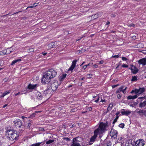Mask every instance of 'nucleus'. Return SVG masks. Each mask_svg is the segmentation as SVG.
<instances>
[{"label":"nucleus","mask_w":146,"mask_h":146,"mask_svg":"<svg viewBox=\"0 0 146 146\" xmlns=\"http://www.w3.org/2000/svg\"><path fill=\"white\" fill-rule=\"evenodd\" d=\"M108 124L107 121L104 123L103 122L100 123L98 127L94 131V135L92 137H97L98 135L99 137H102V134L106 130V128L108 126Z\"/></svg>","instance_id":"f257e3e1"},{"label":"nucleus","mask_w":146,"mask_h":146,"mask_svg":"<svg viewBox=\"0 0 146 146\" xmlns=\"http://www.w3.org/2000/svg\"><path fill=\"white\" fill-rule=\"evenodd\" d=\"M5 135L6 137H10V136H12L15 137H19V136H20L19 132L16 131H13L10 129L6 131Z\"/></svg>","instance_id":"f03ea898"},{"label":"nucleus","mask_w":146,"mask_h":146,"mask_svg":"<svg viewBox=\"0 0 146 146\" xmlns=\"http://www.w3.org/2000/svg\"><path fill=\"white\" fill-rule=\"evenodd\" d=\"M13 122L16 128H19L20 131H23L25 130V126L21 120H18L17 121H13Z\"/></svg>","instance_id":"7ed1b4c3"},{"label":"nucleus","mask_w":146,"mask_h":146,"mask_svg":"<svg viewBox=\"0 0 146 146\" xmlns=\"http://www.w3.org/2000/svg\"><path fill=\"white\" fill-rule=\"evenodd\" d=\"M61 82L56 80H54L51 84V86L50 87L52 91L53 92L56 91L58 88V86L60 85Z\"/></svg>","instance_id":"20e7f679"},{"label":"nucleus","mask_w":146,"mask_h":146,"mask_svg":"<svg viewBox=\"0 0 146 146\" xmlns=\"http://www.w3.org/2000/svg\"><path fill=\"white\" fill-rule=\"evenodd\" d=\"M51 79L46 72L42 76L41 82L42 84H48L50 82Z\"/></svg>","instance_id":"39448f33"},{"label":"nucleus","mask_w":146,"mask_h":146,"mask_svg":"<svg viewBox=\"0 0 146 146\" xmlns=\"http://www.w3.org/2000/svg\"><path fill=\"white\" fill-rule=\"evenodd\" d=\"M46 72L51 79L54 78L57 75L56 71L53 69H49Z\"/></svg>","instance_id":"423d86ee"},{"label":"nucleus","mask_w":146,"mask_h":146,"mask_svg":"<svg viewBox=\"0 0 146 146\" xmlns=\"http://www.w3.org/2000/svg\"><path fill=\"white\" fill-rule=\"evenodd\" d=\"M139 99H141V102L139 104L140 108H142L146 106V97L145 96L143 97L139 98Z\"/></svg>","instance_id":"0eeeda50"},{"label":"nucleus","mask_w":146,"mask_h":146,"mask_svg":"<svg viewBox=\"0 0 146 146\" xmlns=\"http://www.w3.org/2000/svg\"><path fill=\"white\" fill-rule=\"evenodd\" d=\"M145 141L141 139L137 140L135 142V146H144Z\"/></svg>","instance_id":"6e6552de"},{"label":"nucleus","mask_w":146,"mask_h":146,"mask_svg":"<svg viewBox=\"0 0 146 146\" xmlns=\"http://www.w3.org/2000/svg\"><path fill=\"white\" fill-rule=\"evenodd\" d=\"M135 142L133 139H130L127 141L126 143V146H135Z\"/></svg>","instance_id":"1a4fd4ad"},{"label":"nucleus","mask_w":146,"mask_h":146,"mask_svg":"<svg viewBox=\"0 0 146 146\" xmlns=\"http://www.w3.org/2000/svg\"><path fill=\"white\" fill-rule=\"evenodd\" d=\"M77 61V60L75 59L72 62V65L69 68L68 70L71 71H72L76 66V63Z\"/></svg>","instance_id":"9d476101"},{"label":"nucleus","mask_w":146,"mask_h":146,"mask_svg":"<svg viewBox=\"0 0 146 146\" xmlns=\"http://www.w3.org/2000/svg\"><path fill=\"white\" fill-rule=\"evenodd\" d=\"M117 132L116 130L112 129L110 133V135L111 137H114L115 136L116 137L117 136Z\"/></svg>","instance_id":"9b49d317"},{"label":"nucleus","mask_w":146,"mask_h":146,"mask_svg":"<svg viewBox=\"0 0 146 146\" xmlns=\"http://www.w3.org/2000/svg\"><path fill=\"white\" fill-rule=\"evenodd\" d=\"M138 63L139 64H142L143 66L146 65V58H143L138 61Z\"/></svg>","instance_id":"f8f14e48"},{"label":"nucleus","mask_w":146,"mask_h":146,"mask_svg":"<svg viewBox=\"0 0 146 146\" xmlns=\"http://www.w3.org/2000/svg\"><path fill=\"white\" fill-rule=\"evenodd\" d=\"M121 113L122 115H129L131 112L129 110L125 111L124 109H122L121 110Z\"/></svg>","instance_id":"ddd939ff"},{"label":"nucleus","mask_w":146,"mask_h":146,"mask_svg":"<svg viewBox=\"0 0 146 146\" xmlns=\"http://www.w3.org/2000/svg\"><path fill=\"white\" fill-rule=\"evenodd\" d=\"M37 85V84L34 85L29 84L27 88L29 90L34 89L36 88Z\"/></svg>","instance_id":"4468645a"},{"label":"nucleus","mask_w":146,"mask_h":146,"mask_svg":"<svg viewBox=\"0 0 146 146\" xmlns=\"http://www.w3.org/2000/svg\"><path fill=\"white\" fill-rule=\"evenodd\" d=\"M129 69H130L132 73L134 74H136L139 71V69L135 66H134L133 68H129Z\"/></svg>","instance_id":"2eb2a0df"},{"label":"nucleus","mask_w":146,"mask_h":146,"mask_svg":"<svg viewBox=\"0 0 146 146\" xmlns=\"http://www.w3.org/2000/svg\"><path fill=\"white\" fill-rule=\"evenodd\" d=\"M37 99L38 100H41L43 98V95L39 92H38L36 94Z\"/></svg>","instance_id":"dca6fc26"},{"label":"nucleus","mask_w":146,"mask_h":146,"mask_svg":"<svg viewBox=\"0 0 146 146\" xmlns=\"http://www.w3.org/2000/svg\"><path fill=\"white\" fill-rule=\"evenodd\" d=\"M57 45V42H52L49 43L48 46L50 48L54 47V46H56Z\"/></svg>","instance_id":"f3484780"},{"label":"nucleus","mask_w":146,"mask_h":146,"mask_svg":"<svg viewBox=\"0 0 146 146\" xmlns=\"http://www.w3.org/2000/svg\"><path fill=\"white\" fill-rule=\"evenodd\" d=\"M66 74H63L61 76H60V77H59V81H60L61 82V81H63L64 79L66 78Z\"/></svg>","instance_id":"a211bd4d"},{"label":"nucleus","mask_w":146,"mask_h":146,"mask_svg":"<svg viewBox=\"0 0 146 146\" xmlns=\"http://www.w3.org/2000/svg\"><path fill=\"white\" fill-rule=\"evenodd\" d=\"M137 95H135L133 96H129L127 97V98L128 100L134 99L137 98Z\"/></svg>","instance_id":"6ab92c4d"},{"label":"nucleus","mask_w":146,"mask_h":146,"mask_svg":"<svg viewBox=\"0 0 146 146\" xmlns=\"http://www.w3.org/2000/svg\"><path fill=\"white\" fill-rule=\"evenodd\" d=\"M76 139V138H74L73 139V143L71 145L72 146H81L80 144L78 143L74 142V140Z\"/></svg>","instance_id":"aec40b11"},{"label":"nucleus","mask_w":146,"mask_h":146,"mask_svg":"<svg viewBox=\"0 0 146 146\" xmlns=\"http://www.w3.org/2000/svg\"><path fill=\"white\" fill-rule=\"evenodd\" d=\"M51 91H52V90L50 87L49 88H48L47 89L45 90L44 91V94L46 95L47 94L49 93Z\"/></svg>","instance_id":"412c9836"},{"label":"nucleus","mask_w":146,"mask_h":146,"mask_svg":"<svg viewBox=\"0 0 146 146\" xmlns=\"http://www.w3.org/2000/svg\"><path fill=\"white\" fill-rule=\"evenodd\" d=\"M139 91V94H140L143 92L145 91V88H139L138 89Z\"/></svg>","instance_id":"4be33fe9"},{"label":"nucleus","mask_w":146,"mask_h":146,"mask_svg":"<svg viewBox=\"0 0 146 146\" xmlns=\"http://www.w3.org/2000/svg\"><path fill=\"white\" fill-rule=\"evenodd\" d=\"M11 48V47L9 49H8V48L6 50H3V52H5V54H9L12 52L11 50H9V49Z\"/></svg>","instance_id":"5701e85b"},{"label":"nucleus","mask_w":146,"mask_h":146,"mask_svg":"<svg viewBox=\"0 0 146 146\" xmlns=\"http://www.w3.org/2000/svg\"><path fill=\"white\" fill-rule=\"evenodd\" d=\"M21 60L20 59H18L17 60H15L13 61L11 63V65H13L14 64H15L16 63H17V62L21 61Z\"/></svg>","instance_id":"b1692460"},{"label":"nucleus","mask_w":146,"mask_h":146,"mask_svg":"<svg viewBox=\"0 0 146 146\" xmlns=\"http://www.w3.org/2000/svg\"><path fill=\"white\" fill-rule=\"evenodd\" d=\"M92 64L93 63H89L88 64L83 66V68L84 70H85L88 66H92Z\"/></svg>","instance_id":"393cba45"},{"label":"nucleus","mask_w":146,"mask_h":146,"mask_svg":"<svg viewBox=\"0 0 146 146\" xmlns=\"http://www.w3.org/2000/svg\"><path fill=\"white\" fill-rule=\"evenodd\" d=\"M92 17L94 19H96L98 17V14H96L95 15H92Z\"/></svg>","instance_id":"a878e982"},{"label":"nucleus","mask_w":146,"mask_h":146,"mask_svg":"<svg viewBox=\"0 0 146 146\" xmlns=\"http://www.w3.org/2000/svg\"><path fill=\"white\" fill-rule=\"evenodd\" d=\"M137 76H132V79L131 80V81H137Z\"/></svg>","instance_id":"bb28decb"},{"label":"nucleus","mask_w":146,"mask_h":146,"mask_svg":"<svg viewBox=\"0 0 146 146\" xmlns=\"http://www.w3.org/2000/svg\"><path fill=\"white\" fill-rule=\"evenodd\" d=\"M54 141V140L53 139H52V140L50 139V140H49L47 141L46 142V143L47 144H49L52 143V142H53Z\"/></svg>","instance_id":"cd10ccee"},{"label":"nucleus","mask_w":146,"mask_h":146,"mask_svg":"<svg viewBox=\"0 0 146 146\" xmlns=\"http://www.w3.org/2000/svg\"><path fill=\"white\" fill-rule=\"evenodd\" d=\"M68 127H69V126L68 125V124L67 125H63L62 126V128H64L65 129H66L67 128H68Z\"/></svg>","instance_id":"c85d7f7f"},{"label":"nucleus","mask_w":146,"mask_h":146,"mask_svg":"<svg viewBox=\"0 0 146 146\" xmlns=\"http://www.w3.org/2000/svg\"><path fill=\"white\" fill-rule=\"evenodd\" d=\"M7 138L9 140H16L18 139V137H15L14 139H13V137H7Z\"/></svg>","instance_id":"c756f323"},{"label":"nucleus","mask_w":146,"mask_h":146,"mask_svg":"<svg viewBox=\"0 0 146 146\" xmlns=\"http://www.w3.org/2000/svg\"><path fill=\"white\" fill-rule=\"evenodd\" d=\"M144 111L143 110H140L137 112V113L140 115H142Z\"/></svg>","instance_id":"7c9ffc66"},{"label":"nucleus","mask_w":146,"mask_h":146,"mask_svg":"<svg viewBox=\"0 0 146 146\" xmlns=\"http://www.w3.org/2000/svg\"><path fill=\"white\" fill-rule=\"evenodd\" d=\"M113 104H109V106L108 108V109H109V110H111L112 109V108L113 106Z\"/></svg>","instance_id":"2f4dec72"},{"label":"nucleus","mask_w":146,"mask_h":146,"mask_svg":"<svg viewBox=\"0 0 146 146\" xmlns=\"http://www.w3.org/2000/svg\"><path fill=\"white\" fill-rule=\"evenodd\" d=\"M41 143H35V144H32L31 146H39Z\"/></svg>","instance_id":"473e14b6"},{"label":"nucleus","mask_w":146,"mask_h":146,"mask_svg":"<svg viewBox=\"0 0 146 146\" xmlns=\"http://www.w3.org/2000/svg\"><path fill=\"white\" fill-rule=\"evenodd\" d=\"M71 125V124H68L69 127H70L71 128L73 127H75L76 126V125L75 124H74L73 125Z\"/></svg>","instance_id":"72a5a7b5"},{"label":"nucleus","mask_w":146,"mask_h":146,"mask_svg":"<svg viewBox=\"0 0 146 146\" xmlns=\"http://www.w3.org/2000/svg\"><path fill=\"white\" fill-rule=\"evenodd\" d=\"M124 124L123 123H120L119 125V127H120L122 128H123L124 126Z\"/></svg>","instance_id":"f704fd0d"},{"label":"nucleus","mask_w":146,"mask_h":146,"mask_svg":"<svg viewBox=\"0 0 146 146\" xmlns=\"http://www.w3.org/2000/svg\"><path fill=\"white\" fill-rule=\"evenodd\" d=\"M118 118L119 116H117L116 117V118L114 119L113 122V124H114L116 122H117V120L118 119Z\"/></svg>","instance_id":"c9c22d12"},{"label":"nucleus","mask_w":146,"mask_h":146,"mask_svg":"<svg viewBox=\"0 0 146 146\" xmlns=\"http://www.w3.org/2000/svg\"><path fill=\"white\" fill-rule=\"evenodd\" d=\"M27 51L29 52H33L34 51V49L33 48L29 49L27 50Z\"/></svg>","instance_id":"e433bc0d"},{"label":"nucleus","mask_w":146,"mask_h":146,"mask_svg":"<svg viewBox=\"0 0 146 146\" xmlns=\"http://www.w3.org/2000/svg\"><path fill=\"white\" fill-rule=\"evenodd\" d=\"M10 92V90H8L5 92L3 93L5 94V95H7L8 94H9Z\"/></svg>","instance_id":"4c0bfd02"},{"label":"nucleus","mask_w":146,"mask_h":146,"mask_svg":"<svg viewBox=\"0 0 146 146\" xmlns=\"http://www.w3.org/2000/svg\"><path fill=\"white\" fill-rule=\"evenodd\" d=\"M96 137H91L90 141L91 142H94L95 141Z\"/></svg>","instance_id":"58836bf2"},{"label":"nucleus","mask_w":146,"mask_h":146,"mask_svg":"<svg viewBox=\"0 0 146 146\" xmlns=\"http://www.w3.org/2000/svg\"><path fill=\"white\" fill-rule=\"evenodd\" d=\"M119 56H120V55L119 54H118V55H116L113 56L111 57V58H119Z\"/></svg>","instance_id":"ea45409f"},{"label":"nucleus","mask_w":146,"mask_h":146,"mask_svg":"<svg viewBox=\"0 0 146 146\" xmlns=\"http://www.w3.org/2000/svg\"><path fill=\"white\" fill-rule=\"evenodd\" d=\"M134 91H135V93L136 94H139V90H138V89H135V90H134Z\"/></svg>","instance_id":"a19ab883"},{"label":"nucleus","mask_w":146,"mask_h":146,"mask_svg":"<svg viewBox=\"0 0 146 146\" xmlns=\"http://www.w3.org/2000/svg\"><path fill=\"white\" fill-rule=\"evenodd\" d=\"M31 124V123H29L28 124L27 126V129H29Z\"/></svg>","instance_id":"79ce46f5"},{"label":"nucleus","mask_w":146,"mask_h":146,"mask_svg":"<svg viewBox=\"0 0 146 146\" xmlns=\"http://www.w3.org/2000/svg\"><path fill=\"white\" fill-rule=\"evenodd\" d=\"M36 115L35 113H33L30 115V117H35Z\"/></svg>","instance_id":"37998d69"},{"label":"nucleus","mask_w":146,"mask_h":146,"mask_svg":"<svg viewBox=\"0 0 146 146\" xmlns=\"http://www.w3.org/2000/svg\"><path fill=\"white\" fill-rule=\"evenodd\" d=\"M122 67L123 68H127L128 66L127 64H123L122 65Z\"/></svg>","instance_id":"c03bdc74"},{"label":"nucleus","mask_w":146,"mask_h":146,"mask_svg":"<svg viewBox=\"0 0 146 146\" xmlns=\"http://www.w3.org/2000/svg\"><path fill=\"white\" fill-rule=\"evenodd\" d=\"M8 78H5L3 80V82H6L8 81Z\"/></svg>","instance_id":"a18cd8bd"},{"label":"nucleus","mask_w":146,"mask_h":146,"mask_svg":"<svg viewBox=\"0 0 146 146\" xmlns=\"http://www.w3.org/2000/svg\"><path fill=\"white\" fill-rule=\"evenodd\" d=\"M121 91H122V90H121V88H119V89L118 90H117V91H116V93H119L120 92H121Z\"/></svg>","instance_id":"49530a36"},{"label":"nucleus","mask_w":146,"mask_h":146,"mask_svg":"<svg viewBox=\"0 0 146 146\" xmlns=\"http://www.w3.org/2000/svg\"><path fill=\"white\" fill-rule=\"evenodd\" d=\"M38 4V3H34L33 5V7H36L37 5Z\"/></svg>","instance_id":"de8ad7c7"},{"label":"nucleus","mask_w":146,"mask_h":146,"mask_svg":"<svg viewBox=\"0 0 146 146\" xmlns=\"http://www.w3.org/2000/svg\"><path fill=\"white\" fill-rule=\"evenodd\" d=\"M76 111V109L74 108L72 109L71 110V112H75Z\"/></svg>","instance_id":"09e8293b"},{"label":"nucleus","mask_w":146,"mask_h":146,"mask_svg":"<svg viewBox=\"0 0 146 146\" xmlns=\"http://www.w3.org/2000/svg\"><path fill=\"white\" fill-rule=\"evenodd\" d=\"M122 59L123 61H126L127 60V58L125 57H122Z\"/></svg>","instance_id":"8fccbe9b"},{"label":"nucleus","mask_w":146,"mask_h":146,"mask_svg":"<svg viewBox=\"0 0 146 146\" xmlns=\"http://www.w3.org/2000/svg\"><path fill=\"white\" fill-rule=\"evenodd\" d=\"M39 130L40 131H44V129L43 127H39Z\"/></svg>","instance_id":"3c124183"},{"label":"nucleus","mask_w":146,"mask_h":146,"mask_svg":"<svg viewBox=\"0 0 146 146\" xmlns=\"http://www.w3.org/2000/svg\"><path fill=\"white\" fill-rule=\"evenodd\" d=\"M119 84H117L116 85H113V86H112V87L113 88H114L116 87H117V86H119Z\"/></svg>","instance_id":"603ef678"},{"label":"nucleus","mask_w":146,"mask_h":146,"mask_svg":"<svg viewBox=\"0 0 146 146\" xmlns=\"http://www.w3.org/2000/svg\"><path fill=\"white\" fill-rule=\"evenodd\" d=\"M121 96L120 94H118L117 95V98L118 99H119L121 98Z\"/></svg>","instance_id":"864d4df0"},{"label":"nucleus","mask_w":146,"mask_h":146,"mask_svg":"<svg viewBox=\"0 0 146 146\" xmlns=\"http://www.w3.org/2000/svg\"><path fill=\"white\" fill-rule=\"evenodd\" d=\"M23 94V93H21L20 92H18V93H17L15 94V96H17L19 94Z\"/></svg>","instance_id":"5fc2aeb1"},{"label":"nucleus","mask_w":146,"mask_h":146,"mask_svg":"<svg viewBox=\"0 0 146 146\" xmlns=\"http://www.w3.org/2000/svg\"><path fill=\"white\" fill-rule=\"evenodd\" d=\"M121 138V139H120V140H119V138L118 139V140H117V142H118V143H121V139H122V137H120Z\"/></svg>","instance_id":"6e6d98bb"},{"label":"nucleus","mask_w":146,"mask_h":146,"mask_svg":"<svg viewBox=\"0 0 146 146\" xmlns=\"http://www.w3.org/2000/svg\"><path fill=\"white\" fill-rule=\"evenodd\" d=\"M47 54V52H42V54L44 56H45Z\"/></svg>","instance_id":"4d7b16f0"},{"label":"nucleus","mask_w":146,"mask_h":146,"mask_svg":"<svg viewBox=\"0 0 146 146\" xmlns=\"http://www.w3.org/2000/svg\"><path fill=\"white\" fill-rule=\"evenodd\" d=\"M104 61L103 60H101V61H99V63L100 64H102L103 63H104Z\"/></svg>","instance_id":"13d9d810"},{"label":"nucleus","mask_w":146,"mask_h":146,"mask_svg":"<svg viewBox=\"0 0 146 146\" xmlns=\"http://www.w3.org/2000/svg\"><path fill=\"white\" fill-rule=\"evenodd\" d=\"M21 11H18V12H15V13H14L12 15H14L16 14H18V13H19V12H21Z\"/></svg>","instance_id":"bf43d9fd"},{"label":"nucleus","mask_w":146,"mask_h":146,"mask_svg":"<svg viewBox=\"0 0 146 146\" xmlns=\"http://www.w3.org/2000/svg\"><path fill=\"white\" fill-rule=\"evenodd\" d=\"M5 95L4 94V93H3L0 96V98H3L4 97V96H5Z\"/></svg>","instance_id":"052dcab7"},{"label":"nucleus","mask_w":146,"mask_h":146,"mask_svg":"<svg viewBox=\"0 0 146 146\" xmlns=\"http://www.w3.org/2000/svg\"><path fill=\"white\" fill-rule=\"evenodd\" d=\"M129 26L134 27L135 26V25L133 23H131L130 25H129Z\"/></svg>","instance_id":"680f3d73"},{"label":"nucleus","mask_w":146,"mask_h":146,"mask_svg":"<svg viewBox=\"0 0 146 146\" xmlns=\"http://www.w3.org/2000/svg\"><path fill=\"white\" fill-rule=\"evenodd\" d=\"M132 38L134 40H135L136 38V36H133Z\"/></svg>","instance_id":"e2e57ef3"},{"label":"nucleus","mask_w":146,"mask_h":146,"mask_svg":"<svg viewBox=\"0 0 146 146\" xmlns=\"http://www.w3.org/2000/svg\"><path fill=\"white\" fill-rule=\"evenodd\" d=\"M63 108V107H59V108H58V109L59 110H62V109Z\"/></svg>","instance_id":"0e129e2a"},{"label":"nucleus","mask_w":146,"mask_h":146,"mask_svg":"<svg viewBox=\"0 0 146 146\" xmlns=\"http://www.w3.org/2000/svg\"><path fill=\"white\" fill-rule=\"evenodd\" d=\"M143 114L145 116H146V110L144 111Z\"/></svg>","instance_id":"69168bd1"},{"label":"nucleus","mask_w":146,"mask_h":146,"mask_svg":"<svg viewBox=\"0 0 146 146\" xmlns=\"http://www.w3.org/2000/svg\"><path fill=\"white\" fill-rule=\"evenodd\" d=\"M87 77L88 78L90 77L91 76H92V74H88V75H87Z\"/></svg>","instance_id":"338daca9"},{"label":"nucleus","mask_w":146,"mask_h":146,"mask_svg":"<svg viewBox=\"0 0 146 146\" xmlns=\"http://www.w3.org/2000/svg\"><path fill=\"white\" fill-rule=\"evenodd\" d=\"M124 87V86H121V87H120L119 88H121V90H123L124 89H123Z\"/></svg>","instance_id":"774afa93"}]
</instances>
